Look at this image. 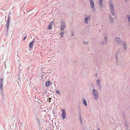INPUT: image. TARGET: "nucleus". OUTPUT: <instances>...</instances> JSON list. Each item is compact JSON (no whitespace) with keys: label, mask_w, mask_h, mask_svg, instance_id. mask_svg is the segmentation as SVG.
Listing matches in <instances>:
<instances>
[{"label":"nucleus","mask_w":130,"mask_h":130,"mask_svg":"<svg viewBox=\"0 0 130 130\" xmlns=\"http://www.w3.org/2000/svg\"><path fill=\"white\" fill-rule=\"evenodd\" d=\"M92 94L94 99L97 100L99 96V93L97 90L94 88L92 90Z\"/></svg>","instance_id":"nucleus-1"},{"label":"nucleus","mask_w":130,"mask_h":130,"mask_svg":"<svg viewBox=\"0 0 130 130\" xmlns=\"http://www.w3.org/2000/svg\"><path fill=\"white\" fill-rule=\"evenodd\" d=\"M109 5L110 9V11L113 16H116V15L115 13V10L113 9V6L112 2L110 1L109 2Z\"/></svg>","instance_id":"nucleus-2"},{"label":"nucleus","mask_w":130,"mask_h":130,"mask_svg":"<svg viewBox=\"0 0 130 130\" xmlns=\"http://www.w3.org/2000/svg\"><path fill=\"white\" fill-rule=\"evenodd\" d=\"M90 2L91 7L93 12L95 11V9L94 7V3L93 0H89Z\"/></svg>","instance_id":"nucleus-3"},{"label":"nucleus","mask_w":130,"mask_h":130,"mask_svg":"<svg viewBox=\"0 0 130 130\" xmlns=\"http://www.w3.org/2000/svg\"><path fill=\"white\" fill-rule=\"evenodd\" d=\"M115 40L117 43V45L121 44L122 41L120 38L119 37H116L115 38Z\"/></svg>","instance_id":"nucleus-4"},{"label":"nucleus","mask_w":130,"mask_h":130,"mask_svg":"<svg viewBox=\"0 0 130 130\" xmlns=\"http://www.w3.org/2000/svg\"><path fill=\"white\" fill-rule=\"evenodd\" d=\"M66 27V24L65 22L63 21H62L61 25V30H64Z\"/></svg>","instance_id":"nucleus-5"},{"label":"nucleus","mask_w":130,"mask_h":130,"mask_svg":"<svg viewBox=\"0 0 130 130\" xmlns=\"http://www.w3.org/2000/svg\"><path fill=\"white\" fill-rule=\"evenodd\" d=\"M62 113L61 115L62 118V119H64L66 118V113L65 110L63 109L62 110Z\"/></svg>","instance_id":"nucleus-6"},{"label":"nucleus","mask_w":130,"mask_h":130,"mask_svg":"<svg viewBox=\"0 0 130 130\" xmlns=\"http://www.w3.org/2000/svg\"><path fill=\"white\" fill-rule=\"evenodd\" d=\"M122 46L123 47V48L124 51L126 50V42L125 41H124L122 43Z\"/></svg>","instance_id":"nucleus-7"},{"label":"nucleus","mask_w":130,"mask_h":130,"mask_svg":"<svg viewBox=\"0 0 130 130\" xmlns=\"http://www.w3.org/2000/svg\"><path fill=\"white\" fill-rule=\"evenodd\" d=\"M107 39V35H106V36H105L104 37V40H103V41L101 43V44L102 45H104L106 43Z\"/></svg>","instance_id":"nucleus-8"},{"label":"nucleus","mask_w":130,"mask_h":130,"mask_svg":"<svg viewBox=\"0 0 130 130\" xmlns=\"http://www.w3.org/2000/svg\"><path fill=\"white\" fill-rule=\"evenodd\" d=\"M91 15H89L88 17H86L85 19L84 22L86 24H87L88 23V21L90 19Z\"/></svg>","instance_id":"nucleus-9"},{"label":"nucleus","mask_w":130,"mask_h":130,"mask_svg":"<svg viewBox=\"0 0 130 130\" xmlns=\"http://www.w3.org/2000/svg\"><path fill=\"white\" fill-rule=\"evenodd\" d=\"M125 127V130H130L129 129V125L127 124L126 122H124Z\"/></svg>","instance_id":"nucleus-10"},{"label":"nucleus","mask_w":130,"mask_h":130,"mask_svg":"<svg viewBox=\"0 0 130 130\" xmlns=\"http://www.w3.org/2000/svg\"><path fill=\"white\" fill-rule=\"evenodd\" d=\"M52 84V83L51 82L47 80L46 81L45 83V85L46 87H48Z\"/></svg>","instance_id":"nucleus-11"},{"label":"nucleus","mask_w":130,"mask_h":130,"mask_svg":"<svg viewBox=\"0 0 130 130\" xmlns=\"http://www.w3.org/2000/svg\"><path fill=\"white\" fill-rule=\"evenodd\" d=\"M34 42V41H32L31 42L29 43V47L31 48L33 47V46H34L33 43Z\"/></svg>","instance_id":"nucleus-12"},{"label":"nucleus","mask_w":130,"mask_h":130,"mask_svg":"<svg viewBox=\"0 0 130 130\" xmlns=\"http://www.w3.org/2000/svg\"><path fill=\"white\" fill-rule=\"evenodd\" d=\"M9 22H10L7 21L6 23V26L7 28V32H8V30L9 28Z\"/></svg>","instance_id":"nucleus-13"},{"label":"nucleus","mask_w":130,"mask_h":130,"mask_svg":"<svg viewBox=\"0 0 130 130\" xmlns=\"http://www.w3.org/2000/svg\"><path fill=\"white\" fill-rule=\"evenodd\" d=\"M96 83L97 86L101 85L100 80L99 79H98L96 81Z\"/></svg>","instance_id":"nucleus-14"},{"label":"nucleus","mask_w":130,"mask_h":130,"mask_svg":"<svg viewBox=\"0 0 130 130\" xmlns=\"http://www.w3.org/2000/svg\"><path fill=\"white\" fill-rule=\"evenodd\" d=\"M83 103L86 106H87V104L86 101L85 99L84 98L83 99Z\"/></svg>","instance_id":"nucleus-15"},{"label":"nucleus","mask_w":130,"mask_h":130,"mask_svg":"<svg viewBox=\"0 0 130 130\" xmlns=\"http://www.w3.org/2000/svg\"><path fill=\"white\" fill-rule=\"evenodd\" d=\"M116 17H116L115 16H113V17H112V18H110L109 19L110 22H112L113 21V19H114Z\"/></svg>","instance_id":"nucleus-16"},{"label":"nucleus","mask_w":130,"mask_h":130,"mask_svg":"<svg viewBox=\"0 0 130 130\" xmlns=\"http://www.w3.org/2000/svg\"><path fill=\"white\" fill-rule=\"evenodd\" d=\"M79 119L81 124H82V118L81 115H79Z\"/></svg>","instance_id":"nucleus-17"},{"label":"nucleus","mask_w":130,"mask_h":130,"mask_svg":"<svg viewBox=\"0 0 130 130\" xmlns=\"http://www.w3.org/2000/svg\"><path fill=\"white\" fill-rule=\"evenodd\" d=\"M126 17L128 19V22H129V25H130V15L128 14L127 15Z\"/></svg>","instance_id":"nucleus-18"},{"label":"nucleus","mask_w":130,"mask_h":130,"mask_svg":"<svg viewBox=\"0 0 130 130\" xmlns=\"http://www.w3.org/2000/svg\"><path fill=\"white\" fill-rule=\"evenodd\" d=\"M98 90L101 91L102 90V86L101 85L98 86Z\"/></svg>","instance_id":"nucleus-19"},{"label":"nucleus","mask_w":130,"mask_h":130,"mask_svg":"<svg viewBox=\"0 0 130 130\" xmlns=\"http://www.w3.org/2000/svg\"><path fill=\"white\" fill-rule=\"evenodd\" d=\"M48 29H51L52 27V25L51 23H50L49 24V25L48 26Z\"/></svg>","instance_id":"nucleus-20"},{"label":"nucleus","mask_w":130,"mask_h":130,"mask_svg":"<svg viewBox=\"0 0 130 130\" xmlns=\"http://www.w3.org/2000/svg\"><path fill=\"white\" fill-rule=\"evenodd\" d=\"M47 92V91L45 90L43 93V95H44L45 94H46Z\"/></svg>","instance_id":"nucleus-21"},{"label":"nucleus","mask_w":130,"mask_h":130,"mask_svg":"<svg viewBox=\"0 0 130 130\" xmlns=\"http://www.w3.org/2000/svg\"><path fill=\"white\" fill-rule=\"evenodd\" d=\"M119 50H118V51L116 53V59H117V55H118V54L119 53Z\"/></svg>","instance_id":"nucleus-22"},{"label":"nucleus","mask_w":130,"mask_h":130,"mask_svg":"<svg viewBox=\"0 0 130 130\" xmlns=\"http://www.w3.org/2000/svg\"><path fill=\"white\" fill-rule=\"evenodd\" d=\"M64 34V33L63 32H61L60 34V35L61 36V37H63V35Z\"/></svg>","instance_id":"nucleus-23"},{"label":"nucleus","mask_w":130,"mask_h":130,"mask_svg":"<svg viewBox=\"0 0 130 130\" xmlns=\"http://www.w3.org/2000/svg\"><path fill=\"white\" fill-rule=\"evenodd\" d=\"M3 84H0V88L1 89H3Z\"/></svg>","instance_id":"nucleus-24"},{"label":"nucleus","mask_w":130,"mask_h":130,"mask_svg":"<svg viewBox=\"0 0 130 130\" xmlns=\"http://www.w3.org/2000/svg\"><path fill=\"white\" fill-rule=\"evenodd\" d=\"M55 92L57 94H59V95H60V91L59 90H57Z\"/></svg>","instance_id":"nucleus-25"},{"label":"nucleus","mask_w":130,"mask_h":130,"mask_svg":"<svg viewBox=\"0 0 130 130\" xmlns=\"http://www.w3.org/2000/svg\"><path fill=\"white\" fill-rule=\"evenodd\" d=\"M3 78H2L0 79V84H3Z\"/></svg>","instance_id":"nucleus-26"},{"label":"nucleus","mask_w":130,"mask_h":130,"mask_svg":"<svg viewBox=\"0 0 130 130\" xmlns=\"http://www.w3.org/2000/svg\"><path fill=\"white\" fill-rule=\"evenodd\" d=\"M39 130H42V127H41V125H39Z\"/></svg>","instance_id":"nucleus-27"},{"label":"nucleus","mask_w":130,"mask_h":130,"mask_svg":"<svg viewBox=\"0 0 130 130\" xmlns=\"http://www.w3.org/2000/svg\"><path fill=\"white\" fill-rule=\"evenodd\" d=\"M20 77H19V76H18V81H17V82H18V83H19V82H20V80H21V79H20Z\"/></svg>","instance_id":"nucleus-28"},{"label":"nucleus","mask_w":130,"mask_h":130,"mask_svg":"<svg viewBox=\"0 0 130 130\" xmlns=\"http://www.w3.org/2000/svg\"><path fill=\"white\" fill-rule=\"evenodd\" d=\"M102 0H99L98 1V3L100 4L102 3Z\"/></svg>","instance_id":"nucleus-29"},{"label":"nucleus","mask_w":130,"mask_h":130,"mask_svg":"<svg viewBox=\"0 0 130 130\" xmlns=\"http://www.w3.org/2000/svg\"><path fill=\"white\" fill-rule=\"evenodd\" d=\"M10 17L9 16L7 20V21L10 22Z\"/></svg>","instance_id":"nucleus-30"},{"label":"nucleus","mask_w":130,"mask_h":130,"mask_svg":"<svg viewBox=\"0 0 130 130\" xmlns=\"http://www.w3.org/2000/svg\"><path fill=\"white\" fill-rule=\"evenodd\" d=\"M26 36L24 38H23V40L24 41L26 38L27 37V35L26 34H25Z\"/></svg>","instance_id":"nucleus-31"},{"label":"nucleus","mask_w":130,"mask_h":130,"mask_svg":"<svg viewBox=\"0 0 130 130\" xmlns=\"http://www.w3.org/2000/svg\"><path fill=\"white\" fill-rule=\"evenodd\" d=\"M99 5H100V6L101 7H103V4L102 3L100 4Z\"/></svg>","instance_id":"nucleus-32"},{"label":"nucleus","mask_w":130,"mask_h":130,"mask_svg":"<svg viewBox=\"0 0 130 130\" xmlns=\"http://www.w3.org/2000/svg\"><path fill=\"white\" fill-rule=\"evenodd\" d=\"M74 35V33L73 32H72L71 33V36H73Z\"/></svg>","instance_id":"nucleus-33"},{"label":"nucleus","mask_w":130,"mask_h":130,"mask_svg":"<svg viewBox=\"0 0 130 130\" xmlns=\"http://www.w3.org/2000/svg\"><path fill=\"white\" fill-rule=\"evenodd\" d=\"M83 43L84 44H87V43H88V42H86V41H84L83 42Z\"/></svg>","instance_id":"nucleus-34"},{"label":"nucleus","mask_w":130,"mask_h":130,"mask_svg":"<svg viewBox=\"0 0 130 130\" xmlns=\"http://www.w3.org/2000/svg\"><path fill=\"white\" fill-rule=\"evenodd\" d=\"M108 16H109V18H112L111 17V15L110 14H109Z\"/></svg>","instance_id":"nucleus-35"},{"label":"nucleus","mask_w":130,"mask_h":130,"mask_svg":"<svg viewBox=\"0 0 130 130\" xmlns=\"http://www.w3.org/2000/svg\"><path fill=\"white\" fill-rule=\"evenodd\" d=\"M126 2H128L129 0H124Z\"/></svg>","instance_id":"nucleus-36"},{"label":"nucleus","mask_w":130,"mask_h":130,"mask_svg":"<svg viewBox=\"0 0 130 130\" xmlns=\"http://www.w3.org/2000/svg\"><path fill=\"white\" fill-rule=\"evenodd\" d=\"M3 89H1V91L2 93H3Z\"/></svg>","instance_id":"nucleus-37"},{"label":"nucleus","mask_w":130,"mask_h":130,"mask_svg":"<svg viewBox=\"0 0 130 130\" xmlns=\"http://www.w3.org/2000/svg\"><path fill=\"white\" fill-rule=\"evenodd\" d=\"M97 74L96 73L95 74V76L96 77L97 76Z\"/></svg>","instance_id":"nucleus-38"},{"label":"nucleus","mask_w":130,"mask_h":130,"mask_svg":"<svg viewBox=\"0 0 130 130\" xmlns=\"http://www.w3.org/2000/svg\"><path fill=\"white\" fill-rule=\"evenodd\" d=\"M118 60V59L117 58V60H116V63H117L118 62V61H117V60Z\"/></svg>","instance_id":"nucleus-39"},{"label":"nucleus","mask_w":130,"mask_h":130,"mask_svg":"<svg viewBox=\"0 0 130 130\" xmlns=\"http://www.w3.org/2000/svg\"><path fill=\"white\" fill-rule=\"evenodd\" d=\"M54 23V22H53V21H52L51 23H50L51 24H52V23Z\"/></svg>","instance_id":"nucleus-40"},{"label":"nucleus","mask_w":130,"mask_h":130,"mask_svg":"<svg viewBox=\"0 0 130 130\" xmlns=\"http://www.w3.org/2000/svg\"><path fill=\"white\" fill-rule=\"evenodd\" d=\"M49 100H51V98H50L49 99Z\"/></svg>","instance_id":"nucleus-41"},{"label":"nucleus","mask_w":130,"mask_h":130,"mask_svg":"<svg viewBox=\"0 0 130 130\" xmlns=\"http://www.w3.org/2000/svg\"><path fill=\"white\" fill-rule=\"evenodd\" d=\"M98 130H100V129L99 128H98Z\"/></svg>","instance_id":"nucleus-42"},{"label":"nucleus","mask_w":130,"mask_h":130,"mask_svg":"<svg viewBox=\"0 0 130 130\" xmlns=\"http://www.w3.org/2000/svg\"><path fill=\"white\" fill-rule=\"evenodd\" d=\"M40 102H41L42 103V101H41L40 100Z\"/></svg>","instance_id":"nucleus-43"},{"label":"nucleus","mask_w":130,"mask_h":130,"mask_svg":"<svg viewBox=\"0 0 130 130\" xmlns=\"http://www.w3.org/2000/svg\"><path fill=\"white\" fill-rule=\"evenodd\" d=\"M35 40V39H33V40Z\"/></svg>","instance_id":"nucleus-44"},{"label":"nucleus","mask_w":130,"mask_h":130,"mask_svg":"<svg viewBox=\"0 0 130 130\" xmlns=\"http://www.w3.org/2000/svg\"><path fill=\"white\" fill-rule=\"evenodd\" d=\"M46 130H48L47 129H46Z\"/></svg>","instance_id":"nucleus-45"},{"label":"nucleus","mask_w":130,"mask_h":130,"mask_svg":"<svg viewBox=\"0 0 130 130\" xmlns=\"http://www.w3.org/2000/svg\"><path fill=\"white\" fill-rule=\"evenodd\" d=\"M50 102V101H49V102Z\"/></svg>","instance_id":"nucleus-46"},{"label":"nucleus","mask_w":130,"mask_h":130,"mask_svg":"<svg viewBox=\"0 0 130 130\" xmlns=\"http://www.w3.org/2000/svg\"><path fill=\"white\" fill-rule=\"evenodd\" d=\"M121 130H122V129H121Z\"/></svg>","instance_id":"nucleus-47"}]
</instances>
